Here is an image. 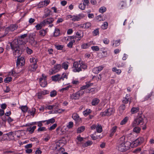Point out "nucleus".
Wrapping results in <instances>:
<instances>
[{
	"label": "nucleus",
	"mask_w": 154,
	"mask_h": 154,
	"mask_svg": "<svg viewBox=\"0 0 154 154\" xmlns=\"http://www.w3.org/2000/svg\"><path fill=\"white\" fill-rule=\"evenodd\" d=\"M60 33V31L59 29H55L54 33V36L57 37L58 36Z\"/></svg>",
	"instance_id": "2f4dec72"
},
{
	"label": "nucleus",
	"mask_w": 154,
	"mask_h": 154,
	"mask_svg": "<svg viewBox=\"0 0 154 154\" xmlns=\"http://www.w3.org/2000/svg\"><path fill=\"white\" fill-rule=\"evenodd\" d=\"M57 124H54L53 125L51 126L49 128V130H54L55 129V128L57 126Z\"/></svg>",
	"instance_id": "49530a36"
},
{
	"label": "nucleus",
	"mask_w": 154,
	"mask_h": 154,
	"mask_svg": "<svg viewBox=\"0 0 154 154\" xmlns=\"http://www.w3.org/2000/svg\"><path fill=\"white\" fill-rule=\"evenodd\" d=\"M40 83L41 86L42 87H45L47 85V82L45 79H44L43 81L40 82Z\"/></svg>",
	"instance_id": "7c9ffc66"
},
{
	"label": "nucleus",
	"mask_w": 154,
	"mask_h": 154,
	"mask_svg": "<svg viewBox=\"0 0 154 154\" xmlns=\"http://www.w3.org/2000/svg\"><path fill=\"white\" fill-rule=\"evenodd\" d=\"M84 93L83 91H79L75 93H74L71 95L70 97L72 99L76 100L79 98L80 95H82Z\"/></svg>",
	"instance_id": "20e7f679"
},
{
	"label": "nucleus",
	"mask_w": 154,
	"mask_h": 154,
	"mask_svg": "<svg viewBox=\"0 0 154 154\" xmlns=\"http://www.w3.org/2000/svg\"><path fill=\"white\" fill-rule=\"evenodd\" d=\"M62 66L63 68H64L65 69H67L68 68V65L65 62H64L62 63Z\"/></svg>",
	"instance_id": "09e8293b"
},
{
	"label": "nucleus",
	"mask_w": 154,
	"mask_h": 154,
	"mask_svg": "<svg viewBox=\"0 0 154 154\" xmlns=\"http://www.w3.org/2000/svg\"><path fill=\"white\" fill-rule=\"evenodd\" d=\"M102 17V15H99L96 17V19L98 21H103L104 20L101 18Z\"/></svg>",
	"instance_id": "bf43d9fd"
},
{
	"label": "nucleus",
	"mask_w": 154,
	"mask_h": 154,
	"mask_svg": "<svg viewBox=\"0 0 154 154\" xmlns=\"http://www.w3.org/2000/svg\"><path fill=\"white\" fill-rule=\"evenodd\" d=\"M91 49L93 51H99L100 49L99 47L97 46H92L91 47Z\"/></svg>",
	"instance_id": "5fc2aeb1"
},
{
	"label": "nucleus",
	"mask_w": 154,
	"mask_h": 154,
	"mask_svg": "<svg viewBox=\"0 0 154 154\" xmlns=\"http://www.w3.org/2000/svg\"><path fill=\"white\" fill-rule=\"evenodd\" d=\"M119 42L120 40H116L115 41V43L113 44V46H114H114L115 47L118 46L119 45Z\"/></svg>",
	"instance_id": "4d7b16f0"
},
{
	"label": "nucleus",
	"mask_w": 154,
	"mask_h": 154,
	"mask_svg": "<svg viewBox=\"0 0 154 154\" xmlns=\"http://www.w3.org/2000/svg\"><path fill=\"white\" fill-rule=\"evenodd\" d=\"M153 92H151L149 93L147 96H146L144 100L143 101L148 100V99L152 96Z\"/></svg>",
	"instance_id": "864d4df0"
},
{
	"label": "nucleus",
	"mask_w": 154,
	"mask_h": 154,
	"mask_svg": "<svg viewBox=\"0 0 154 154\" xmlns=\"http://www.w3.org/2000/svg\"><path fill=\"white\" fill-rule=\"evenodd\" d=\"M129 95L127 94L126 95L125 98H124L123 100H122L123 103H127L129 101Z\"/></svg>",
	"instance_id": "393cba45"
},
{
	"label": "nucleus",
	"mask_w": 154,
	"mask_h": 154,
	"mask_svg": "<svg viewBox=\"0 0 154 154\" xmlns=\"http://www.w3.org/2000/svg\"><path fill=\"white\" fill-rule=\"evenodd\" d=\"M75 42V41H72L69 42V43L67 44V46L70 48H72V47L73 45V43Z\"/></svg>",
	"instance_id": "8fccbe9b"
},
{
	"label": "nucleus",
	"mask_w": 154,
	"mask_h": 154,
	"mask_svg": "<svg viewBox=\"0 0 154 154\" xmlns=\"http://www.w3.org/2000/svg\"><path fill=\"white\" fill-rule=\"evenodd\" d=\"M106 10V8L104 6L101 7L99 9V12L102 13H103L105 12Z\"/></svg>",
	"instance_id": "f704fd0d"
},
{
	"label": "nucleus",
	"mask_w": 154,
	"mask_h": 154,
	"mask_svg": "<svg viewBox=\"0 0 154 154\" xmlns=\"http://www.w3.org/2000/svg\"><path fill=\"white\" fill-rule=\"evenodd\" d=\"M25 48V47L24 45H19L18 48V50L19 51V54H20V51L21 52H22L24 51Z\"/></svg>",
	"instance_id": "4be33fe9"
},
{
	"label": "nucleus",
	"mask_w": 154,
	"mask_h": 154,
	"mask_svg": "<svg viewBox=\"0 0 154 154\" xmlns=\"http://www.w3.org/2000/svg\"><path fill=\"white\" fill-rule=\"evenodd\" d=\"M12 80V78L11 77H6L4 79V82L5 83H9Z\"/></svg>",
	"instance_id": "4c0bfd02"
},
{
	"label": "nucleus",
	"mask_w": 154,
	"mask_h": 154,
	"mask_svg": "<svg viewBox=\"0 0 154 154\" xmlns=\"http://www.w3.org/2000/svg\"><path fill=\"white\" fill-rule=\"evenodd\" d=\"M45 20H46L47 24H48L52 23L54 21V19L52 17L48 18L46 19Z\"/></svg>",
	"instance_id": "cd10ccee"
},
{
	"label": "nucleus",
	"mask_w": 154,
	"mask_h": 154,
	"mask_svg": "<svg viewBox=\"0 0 154 154\" xmlns=\"http://www.w3.org/2000/svg\"><path fill=\"white\" fill-rule=\"evenodd\" d=\"M55 106L54 105H49L46 107V108L48 109H51L54 108V107Z\"/></svg>",
	"instance_id": "774afa93"
},
{
	"label": "nucleus",
	"mask_w": 154,
	"mask_h": 154,
	"mask_svg": "<svg viewBox=\"0 0 154 154\" xmlns=\"http://www.w3.org/2000/svg\"><path fill=\"white\" fill-rule=\"evenodd\" d=\"M46 30H42L40 31L39 33L40 35L42 36H44L45 35L46 33Z\"/></svg>",
	"instance_id": "58836bf2"
},
{
	"label": "nucleus",
	"mask_w": 154,
	"mask_h": 154,
	"mask_svg": "<svg viewBox=\"0 0 154 154\" xmlns=\"http://www.w3.org/2000/svg\"><path fill=\"white\" fill-rule=\"evenodd\" d=\"M20 56H17V59L16 62V65L17 66H19L20 63L21 64V65L23 66L24 63V58L23 57L19 58Z\"/></svg>",
	"instance_id": "0eeeda50"
},
{
	"label": "nucleus",
	"mask_w": 154,
	"mask_h": 154,
	"mask_svg": "<svg viewBox=\"0 0 154 154\" xmlns=\"http://www.w3.org/2000/svg\"><path fill=\"white\" fill-rule=\"evenodd\" d=\"M92 144V142L91 141L88 140L86 143H83L82 145V146L83 147H85L91 145Z\"/></svg>",
	"instance_id": "a211bd4d"
},
{
	"label": "nucleus",
	"mask_w": 154,
	"mask_h": 154,
	"mask_svg": "<svg viewBox=\"0 0 154 154\" xmlns=\"http://www.w3.org/2000/svg\"><path fill=\"white\" fill-rule=\"evenodd\" d=\"M79 8L80 9L84 10L85 8V6L83 4L81 3L79 5Z\"/></svg>",
	"instance_id": "3c124183"
},
{
	"label": "nucleus",
	"mask_w": 154,
	"mask_h": 154,
	"mask_svg": "<svg viewBox=\"0 0 154 154\" xmlns=\"http://www.w3.org/2000/svg\"><path fill=\"white\" fill-rule=\"evenodd\" d=\"M81 47L83 49H86L88 48V44L85 43L83 44L82 46Z\"/></svg>",
	"instance_id": "052dcab7"
},
{
	"label": "nucleus",
	"mask_w": 154,
	"mask_h": 154,
	"mask_svg": "<svg viewBox=\"0 0 154 154\" xmlns=\"http://www.w3.org/2000/svg\"><path fill=\"white\" fill-rule=\"evenodd\" d=\"M73 66L75 68L73 71L74 72H79L82 71L81 67L80 66V64H79V63L77 62H75L73 63Z\"/></svg>",
	"instance_id": "39448f33"
},
{
	"label": "nucleus",
	"mask_w": 154,
	"mask_h": 154,
	"mask_svg": "<svg viewBox=\"0 0 154 154\" xmlns=\"http://www.w3.org/2000/svg\"><path fill=\"white\" fill-rule=\"evenodd\" d=\"M130 144L133 145V146H132V147H136L140 145L137 139L135 140L133 142L131 143H130Z\"/></svg>",
	"instance_id": "5701e85b"
},
{
	"label": "nucleus",
	"mask_w": 154,
	"mask_h": 154,
	"mask_svg": "<svg viewBox=\"0 0 154 154\" xmlns=\"http://www.w3.org/2000/svg\"><path fill=\"white\" fill-rule=\"evenodd\" d=\"M100 100L99 99L95 98L93 99L91 102V103L92 105L95 106L97 105L99 102Z\"/></svg>",
	"instance_id": "dca6fc26"
},
{
	"label": "nucleus",
	"mask_w": 154,
	"mask_h": 154,
	"mask_svg": "<svg viewBox=\"0 0 154 154\" xmlns=\"http://www.w3.org/2000/svg\"><path fill=\"white\" fill-rule=\"evenodd\" d=\"M117 128L116 126H114L112 127L111 130V133L110 134V136L111 137L114 135V133L116 132Z\"/></svg>",
	"instance_id": "2eb2a0df"
},
{
	"label": "nucleus",
	"mask_w": 154,
	"mask_h": 154,
	"mask_svg": "<svg viewBox=\"0 0 154 154\" xmlns=\"http://www.w3.org/2000/svg\"><path fill=\"white\" fill-rule=\"evenodd\" d=\"M51 11L48 8L45 9L44 10L45 14L43 16V18H46V17L50 16Z\"/></svg>",
	"instance_id": "9d476101"
},
{
	"label": "nucleus",
	"mask_w": 154,
	"mask_h": 154,
	"mask_svg": "<svg viewBox=\"0 0 154 154\" xmlns=\"http://www.w3.org/2000/svg\"><path fill=\"white\" fill-rule=\"evenodd\" d=\"M55 47L58 50H61L63 48V46L61 45H55Z\"/></svg>",
	"instance_id": "ea45409f"
},
{
	"label": "nucleus",
	"mask_w": 154,
	"mask_h": 154,
	"mask_svg": "<svg viewBox=\"0 0 154 154\" xmlns=\"http://www.w3.org/2000/svg\"><path fill=\"white\" fill-rule=\"evenodd\" d=\"M31 66L32 68L33 69L32 71H35L37 68V65L35 63H34V64L32 65Z\"/></svg>",
	"instance_id": "37998d69"
},
{
	"label": "nucleus",
	"mask_w": 154,
	"mask_h": 154,
	"mask_svg": "<svg viewBox=\"0 0 154 154\" xmlns=\"http://www.w3.org/2000/svg\"><path fill=\"white\" fill-rule=\"evenodd\" d=\"M57 95V92L54 90L50 92V96L52 97H54Z\"/></svg>",
	"instance_id": "de8ad7c7"
},
{
	"label": "nucleus",
	"mask_w": 154,
	"mask_h": 154,
	"mask_svg": "<svg viewBox=\"0 0 154 154\" xmlns=\"http://www.w3.org/2000/svg\"><path fill=\"white\" fill-rule=\"evenodd\" d=\"M91 112V110L89 109H87L83 112V114L85 116H86Z\"/></svg>",
	"instance_id": "79ce46f5"
},
{
	"label": "nucleus",
	"mask_w": 154,
	"mask_h": 154,
	"mask_svg": "<svg viewBox=\"0 0 154 154\" xmlns=\"http://www.w3.org/2000/svg\"><path fill=\"white\" fill-rule=\"evenodd\" d=\"M124 138L122 137L117 142V149L120 152H123L126 151L130 148V143L129 142H125Z\"/></svg>",
	"instance_id": "f257e3e1"
},
{
	"label": "nucleus",
	"mask_w": 154,
	"mask_h": 154,
	"mask_svg": "<svg viewBox=\"0 0 154 154\" xmlns=\"http://www.w3.org/2000/svg\"><path fill=\"white\" fill-rule=\"evenodd\" d=\"M128 120V117H125L120 122L121 125H123L126 124Z\"/></svg>",
	"instance_id": "a878e982"
},
{
	"label": "nucleus",
	"mask_w": 154,
	"mask_h": 154,
	"mask_svg": "<svg viewBox=\"0 0 154 154\" xmlns=\"http://www.w3.org/2000/svg\"><path fill=\"white\" fill-rule=\"evenodd\" d=\"M94 88H91V89H88L86 90H85L83 92L84 93H90L91 92H93L94 91Z\"/></svg>",
	"instance_id": "473e14b6"
},
{
	"label": "nucleus",
	"mask_w": 154,
	"mask_h": 154,
	"mask_svg": "<svg viewBox=\"0 0 154 154\" xmlns=\"http://www.w3.org/2000/svg\"><path fill=\"white\" fill-rule=\"evenodd\" d=\"M85 129V127L84 126H81L78 128L77 130V133H80L83 131Z\"/></svg>",
	"instance_id": "aec40b11"
},
{
	"label": "nucleus",
	"mask_w": 154,
	"mask_h": 154,
	"mask_svg": "<svg viewBox=\"0 0 154 154\" xmlns=\"http://www.w3.org/2000/svg\"><path fill=\"white\" fill-rule=\"evenodd\" d=\"M65 78L67 79V76L66 73H63L61 76H60V79H62L63 80H64Z\"/></svg>",
	"instance_id": "a18cd8bd"
},
{
	"label": "nucleus",
	"mask_w": 154,
	"mask_h": 154,
	"mask_svg": "<svg viewBox=\"0 0 154 154\" xmlns=\"http://www.w3.org/2000/svg\"><path fill=\"white\" fill-rule=\"evenodd\" d=\"M125 105L124 104H122L119 108V112L120 114H122L125 109Z\"/></svg>",
	"instance_id": "f3484780"
},
{
	"label": "nucleus",
	"mask_w": 154,
	"mask_h": 154,
	"mask_svg": "<svg viewBox=\"0 0 154 154\" xmlns=\"http://www.w3.org/2000/svg\"><path fill=\"white\" fill-rule=\"evenodd\" d=\"M83 36V33L82 32H77L76 34V38H81Z\"/></svg>",
	"instance_id": "b1692460"
},
{
	"label": "nucleus",
	"mask_w": 154,
	"mask_h": 154,
	"mask_svg": "<svg viewBox=\"0 0 154 154\" xmlns=\"http://www.w3.org/2000/svg\"><path fill=\"white\" fill-rule=\"evenodd\" d=\"M112 71L116 72L118 74H119L121 72V70L120 69H118L116 67L112 68Z\"/></svg>",
	"instance_id": "c85d7f7f"
},
{
	"label": "nucleus",
	"mask_w": 154,
	"mask_h": 154,
	"mask_svg": "<svg viewBox=\"0 0 154 154\" xmlns=\"http://www.w3.org/2000/svg\"><path fill=\"white\" fill-rule=\"evenodd\" d=\"M17 28V26L15 25H11L10 26L6 28V30L9 32H12L14 31Z\"/></svg>",
	"instance_id": "1a4fd4ad"
},
{
	"label": "nucleus",
	"mask_w": 154,
	"mask_h": 154,
	"mask_svg": "<svg viewBox=\"0 0 154 154\" xmlns=\"http://www.w3.org/2000/svg\"><path fill=\"white\" fill-rule=\"evenodd\" d=\"M41 93V94H42V95H45L48 94L49 93V91L47 90H44L43 91H42Z\"/></svg>",
	"instance_id": "e2e57ef3"
},
{
	"label": "nucleus",
	"mask_w": 154,
	"mask_h": 154,
	"mask_svg": "<svg viewBox=\"0 0 154 154\" xmlns=\"http://www.w3.org/2000/svg\"><path fill=\"white\" fill-rule=\"evenodd\" d=\"M60 75L57 74L56 75L52 76L51 77L52 80L54 81H59L60 80Z\"/></svg>",
	"instance_id": "9b49d317"
},
{
	"label": "nucleus",
	"mask_w": 154,
	"mask_h": 154,
	"mask_svg": "<svg viewBox=\"0 0 154 154\" xmlns=\"http://www.w3.org/2000/svg\"><path fill=\"white\" fill-rule=\"evenodd\" d=\"M99 28H97L94 30L93 33L94 35L96 36L99 34Z\"/></svg>",
	"instance_id": "a19ab883"
},
{
	"label": "nucleus",
	"mask_w": 154,
	"mask_h": 154,
	"mask_svg": "<svg viewBox=\"0 0 154 154\" xmlns=\"http://www.w3.org/2000/svg\"><path fill=\"white\" fill-rule=\"evenodd\" d=\"M139 110V108L138 107H132L131 110V112L132 114H134L137 113Z\"/></svg>",
	"instance_id": "4468645a"
},
{
	"label": "nucleus",
	"mask_w": 154,
	"mask_h": 154,
	"mask_svg": "<svg viewBox=\"0 0 154 154\" xmlns=\"http://www.w3.org/2000/svg\"><path fill=\"white\" fill-rule=\"evenodd\" d=\"M137 140L140 145L142 143L144 140V138L142 137H139L137 138Z\"/></svg>",
	"instance_id": "c9c22d12"
},
{
	"label": "nucleus",
	"mask_w": 154,
	"mask_h": 154,
	"mask_svg": "<svg viewBox=\"0 0 154 154\" xmlns=\"http://www.w3.org/2000/svg\"><path fill=\"white\" fill-rule=\"evenodd\" d=\"M36 128V126H34L32 128L31 127L28 128L26 129V131H29L31 134H32L34 132V130Z\"/></svg>",
	"instance_id": "6ab92c4d"
},
{
	"label": "nucleus",
	"mask_w": 154,
	"mask_h": 154,
	"mask_svg": "<svg viewBox=\"0 0 154 154\" xmlns=\"http://www.w3.org/2000/svg\"><path fill=\"white\" fill-rule=\"evenodd\" d=\"M26 51L28 54H31L32 53V51L28 47L26 48Z\"/></svg>",
	"instance_id": "0e129e2a"
},
{
	"label": "nucleus",
	"mask_w": 154,
	"mask_h": 154,
	"mask_svg": "<svg viewBox=\"0 0 154 154\" xmlns=\"http://www.w3.org/2000/svg\"><path fill=\"white\" fill-rule=\"evenodd\" d=\"M108 24L107 22H104L103 24L101 26V28L103 29H106L107 28Z\"/></svg>",
	"instance_id": "e433bc0d"
},
{
	"label": "nucleus",
	"mask_w": 154,
	"mask_h": 154,
	"mask_svg": "<svg viewBox=\"0 0 154 154\" xmlns=\"http://www.w3.org/2000/svg\"><path fill=\"white\" fill-rule=\"evenodd\" d=\"M84 26H85V28H88L91 26V24L90 22H87L84 24Z\"/></svg>",
	"instance_id": "c03bdc74"
},
{
	"label": "nucleus",
	"mask_w": 154,
	"mask_h": 154,
	"mask_svg": "<svg viewBox=\"0 0 154 154\" xmlns=\"http://www.w3.org/2000/svg\"><path fill=\"white\" fill-rule=\"evenodd\" d=\"M80 66L81 67V69L82 68L84 69H87V66L85 64L82 63L80 64Z\"/></svg>",
	"instance_id": "6e6d98bb"
},
{
	"label": "nucleus",
	"mask_w": 154,
	"mask_h": 154,
	"mask_svg": "<svg viewBox=\"0 0 154 154\" xmlns=\"http://www.w3.org/2000/svg\"><path fill=\"white\" fill-rule=\"evenodd\" d=\"M96 129L97 132L100 133L102 131V127L101 125L98 124L97 126Z\"/></svg>",
	"instance_id": "412c9836"
},
{
	"label": "nucleus",
	"mask_w": 154,
	"mask_h": 154,
	"mask_svg": "<svg viewBox=\"0 0 154 154\" xmlns=\"http://www.w3.org/2000/svg\"><path fill=\"white\" fill-rule=\"evenodd\" d=\"M84 16L83 14H80L77 16H73L71 17L70 18H72V20L73 21H78L80 20L81 18H83Z\"/></svg>",
	"instance_id": "6e6552de"
},
{
	"label": "nucleus",
	"mask_w": 154,
	"mask_h": 154,
	"mask_svg": "<svg viewBox=\"0 0 154 154\" xmlns=\"http://www.w3.org/2000/svg\"><path fill=\"white\" fill-rule=\"evenodd\" d=\"M35 27L36 28V29L37 30L40 29H41V28L42 27V25L40 23V24H37L36 26Z\"/></svg>",
	"instance_id": "680f3d73"
},
{
	"label": "nucleus",
	"mask_w": 154,
	"mask_h": 154,
	"mask_svg": "<svg viewBox=\"0 0 154 154\" xmlns=\"http://www.w3.org/2000/svg\"><path fill=\"white\" fill-rule=\"evenodd\" d=\"M141 129L140 128L136 126L133 129V131L134 132L137 133H139L140 132V131Z\"/></svg>",
	"instance_id": "c756f323"
},
{
	"label": "nucleus",
	"mask_w": 154,
	"mask_h": 154,
	"mask_svg": "<svg viewBox=\"0 0 154 154\" xmlns=\"http://www.w3.org/2000/svg\"><path fill=\"white\" fill-rule=\"evenodd\" d=\"M20 109L23 112H26L27 111L28 108L26 106H21Z\"/></svg>",
	"instance_id": "bb28decb"
},
{
	"label": "nucleus",
	"mask_w": 154,
	"mask_h": 154,
	"mask_svg": "<svg viewBox=\"0 0 154 154\" xmlns=\"http://www.w3.org/2000/svg\"><path fill=\"white\" fill-rule=\"evenodd\" d=\"M73 126V123L72 122H69V124L67 125V127L69 128H72Z\"/></svg>",
	"instance_id": "603ef678"
},
{
	"label": "nucleus",
	"mask_w": 154,
	"mask_h": 154,
	"mask_svg": "<svg viewBox=\"0 0 154 154\" xmlns=\"http://www.w3.org/2000/svg\"><path fill=\"white\" fill-rule=\"evenodd\" d=\"M72 117L75 121H77L80 119L78 114L76 113H74L72 115Z\"/></svg>",
	"instance_id": "ddd939ff"
},
{
	"label": "nucleus",
	"mask_w": 154,
	"mask_h": 154,
	"mask_svg": "<svg viewBox=\"0 0 154 154\" xmlns=\"http://www.w3.org/2000/svg\"><path fill=\"white\" fill-rule=\"evenodd\" d=\"M47 129L45 128V127H39L38 129V131H46Z\"/></svg>",
	"instance_id": "13d9d810"
},
{
	"label": "nucleus",
	"mask_w": 154,
	"mask_h": 154,
	"mask_svg": "<svg viewBox=\"0 0 154 154\" xmlns=\"http://www.w3.org/2000/svg\"><path fill=\"white\" fill-rule=\"evenodd\" d=\"M107 116H109L114 113L115 110L112 108H109L106 110Z\"/></svg>",
	"instance_id": "f8f14e48"
},
{
	"label": "nucleus",
	"mask_w": 154,
	"mask_h": 154,
	"mask_svg": "<svg viewBox=\"0 0 154 154\" xmlns=\"http://www.w3.org/2000/svg\"><path fill=\"white\" fill-rule=\"evenodd\" d=\"M143 118L141 116H139L134 119L132 123V126L134 127L141 123L143 124Z\"/></svg>",
	"instance_id": "7ed1b4c3"
},
{
	"label": "nucleus",
	"mask_w": 154,
	"mask_h": 154,
	"mask_svg": "<svg viewBox=\"0 0 154 154\" xmlns=\"http://www.w3.org/2000/svg\"><path fill=\"white\" fill-rule=\"evenodd\" d=\"M98 70H98V68H97V67H95L93 69L92 72L94 73L97 74L99 72Z\"/></svg>",
	"instance_id": "69168bd1"
},
{
	"label": "nucleus",
	"mask_w": 154,
	"mask_h": 154,
	"mask_svg": "<svg viewBox=\"0 0 154 154\" xmlns=\"http://www.w3.org/2000/svg\"><path fill=\"white\" fill-rule=\"evenodd\" d=\"M55 122V119L54 118H52L50 119L47 120V121L46 124L47 125H48L50 123H53Z\"/></svg>",
	"instance_id": "72a5a7b5"
},
{
	"label": "nucleus",
	"mask_w": 154,
	"mask_h": 154,
	"mask_svg": "<svg viewBox=\"0 0 154 154\" xmlns=\"http://www.w3.org/2000/svg\"><path fill=\"white\" fill-rule=\"evenodd\" d=\"M35 108H33L32 109V111L30 112V114L33 116H34L35 113Z\"/></svg>",
	"instance_id": "338daca9"
},
{
	"label": "nucleus",
	"mask_w": 154,
	"mask_h": 154,
	"mask_svg": "<svg viewBox=\"0 0 154 154\" xmlns=\"http://www.w3.org/2000/svg\"><path fill=\"white\" fill-rule=\"evenodd\" d=\"M61 66L60 64H57L54 66V68L51 69V72L52 74H54L58 72L61 69Z\"/></svg>",
	"instance_id": "423d86ee"
},
{
	"label": "nucleus",
	"mask_w": 154,
	"mask_h": 154,
	"mask_svg": "<svg viewBox=\"0 0 154 154\" xmlns=\"http://www.w3.org/2000/svg\"><path fill=\"white\" fill-rule=\"evenodd\" d=\"M11 48L12 50H14L13 54L15 57L17 56H20L19 54V51L18 50V47L19 45V42L17 40H15L12 42L10 43Z\"/></svg>",
	"instance_id": "f03ea898"
}]
</instances>
